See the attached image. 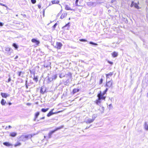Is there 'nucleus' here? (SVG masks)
<instances>
[{
	"label": "nucleus",
	"instance_id": "obj_47",
	"mask_svg": "<svg viewBox=\"0 0 148 148\" xmlns=\"http://www.w3.org/2000/svg\"><path fill=\"white\" fill-rule=\"evenodd\" d=\"M45 117H42L40 118L39 119L37 120V121H39L40 120L44 119H45Z\"/></svg>",
	"mask_w": 148,
	"mask_h": 148
},
{
	"label": "nucleus",
	"instance_id": "obj_31",
	"mask_svg": "<svg viewBox=\"0 0 148 148\" xmlns=\"http://www.w3.org/2000/svg\"><path fill=\"white\" fill-rule=\"evenodd\" d=\"M70 83V80L69 79H68L67 80L65 81L64 83H65V85H69V84Z\"/></svg>",
	"mask_w": 148,
	"mask_h": 148
},
{
	"label": "nucleus",
	"instance_id": "obj_22",
	"mask_svg": "<svg viewBox=\"0 0 148 148\" xmlns=\"http://www.w3.org/2000/svg\"><path fill=\"white\" fill-rule=\"evenodd\" d=\"M59 2H60L58 0H53L51 1V3H52V4H59Z\"/></svg>",
	"mask_w": 148,
	"mask_h": 148
},
{
	"label": "nucleus",
	"instance_id": "obj_44",
	"mask_svg": "<svg viewBox=\"0 0 148 148\" xmlns=\"http://www.w3.org/2000/svg\"><path fill=\"white\" fill-rule=\"evenodd\" d=\"M103 82V79L102 78H101L100 79V81H99V84H101Z\"/></svg>",
	"mask_w": 148,
	"mask_h": 148
},
{
	"label": "nucleus",
	"instance_id": "obj_64",
	"mask_svg": "<svg viewBox=\"0 0 148 148\" xmlns=\"http://www.w3.org/2000/svg\"><path fill=\"white\" fill-rule=\"evenodd\" d=\"M44 138H45L46 137H47V136H44Z\"/></svg>",
	"mask_w": 148,
	"mask_h": 148
},
{
	"label": "nucleus",
	"instance_id": "obj_33",
	"mask_svg": "<svg viewBox=\"0 0 148 148\" xmlns=\"http://www.w3.org/2000/svg\"><path fill=\"white\" fill-rule=\"evenodd\" d=\"M89 44H90V45H95V46H96V45H98V44H97L96 43H95V42H94L92 41H90L89 42Z\"/></svg>",
	"mask_w": 148,
	"mask_h": 148
},
{
	"label": "nucleus",
	"instance_id": "obj_41",
	"mask_svg": "<svg viewBox=\"0 0 148 148\" xmlns=\"http://www.w3.org/2000/svg\"><path fill=\"white\" fill-rule=\"evenodd\" d=\"M57 25V23H55L54 25L53 26V29H54L56 27V26Z\"/></svg>",
	"mask_w": 148,
	"mask_h": 148
},
{
	"label": "nucleus",
	"instance_id": "obj_56",
	"mask_svg": "<svg viewBox=\"0 0 148 148\" xmlns=\"http://www.w3.org/2000/svg\"><path fill=\"white\" fill-rule=\"evenodd\" d=\"M108 63H109V64H113V62H111V61H108Z\"/></svg>",
	"mask_w": 148,
	"mask_h": 148
},
{
	"label": "nucleus",
	"instance_id": "obj_48",
	"mask_svg": "<svg viewBox=\"0 0 148 148\" xmlns=\"http://www.w3.org/2000/svg\"><path fill=\"white\" fill-rule=\"evenodd\" d=\"M112 105L111 104H110L109 105L108 108L109 109H110L111 108H112Z\"/></svg>",
	"mask_w": 148,
	"mask_h": 148
},
{
	"label": "nucleus",
	"instance_id": "obj_7",
	"mask_svg": "<svg viewBox=\"0 0 148 148\" xmlns=\"http://www.w3.org/2000/svg\"><path fill=\"white\" fill-rule=\"evenodd\" d=\"M40 92L41 94H44L45 92H46V87L44 86H42L40 90Z\"/></svg>",
	"mask_w": 148,
	"mask_h": 148
},
{
	"label": "nucleus",
	"instance_id": "obj_54",
	"mask_svg": "<svg viewBox=\"0 0 148 148\" xmlns=\"http://www.w3.org/2000/svg\"><path fill=\"white\" fill-rule=\"evenodd\" d=\"M38 7L40 9L41 8V5L40 4H39L38 5Z\"/></svg>",
	"mask_w": 148,
	"mask_h": 148
},
{
	"label": "nucleus",
	"instance_id": "obj_6",
	"mask_svg": "<svg viewBox=\"0 0 148 148\" xmlns=\"http://www.w3.org/2000/svg\"><path fill=\"white\" fill-rule=\"evenodd\" d=\"M82 0H76L75 5L76 6H81L82 5Z\"/></svg>",
	"mask_w": 148,
	"mask_h": 148
},
{
	"label": "nucleus",
	"instance_id": "obj_42",
	"mask_svg": "<svg viewBox=\"0 0 148 148\" xmlns=\"http://www.w3.org/2000/svg\"><path fill=\"white\" fill-rule=\"evenodd\" d=\"M134 3H134V1H132V2H131V4L130 5V7H133L134 6Z\"/></svg>",
	"mask_w": 148,
	"mask_h": 148
},
{
	"label": "nucleus",
	"instance_id": "obj_34",
	"mask_svg": "<svg viewBox=\"0 0 148 148\" xmlns=\"http://www.w3.org/2000/svg\"><path fill=\"white\" fill-rule=\"evenodd\" d=\"M27 80H26L25 81V87L27 89L28 88V86H29L30 85L29 84H27Z\"/></svg>",
	"mask_w": 148,
	"mask_h": 148
},
{
	"label": "nucleus",
	"instance_id": "obj_3",
	"mask_svg": "<svg viewBox=\"0 0 148 148\" xmlns=\"http://www.w3.org/2000/svg\"><path fill=\"white\" fill-rule=\"evenodd\" d=\"M57 77V74H53L52 75H50L47 77L48 80L49 82H51L54 80H55Z\"/></svg>",
	"mask_w": 148,
	"mask_h": 148
},
{
	"label": "nucleus",
	"instance_id": "obj_57",
	"mask_svg": "<svg viewBox=\"0 0 148 148\" xmlns=\"http://www.w3.org/2000/svg\"><path fill=\"white\" fill-rule=\"evenodd\" d=\"M91 125H90L89 127H86V129H87L89 128L90 127V126Z\"/></svg>",
	"mask_w": 148,
	"mask_h": 148
},
{
	"label": "nucleus",
	"instance_id": "obj_51",
	"mask_svg": "<svg viewBox=\"0 0 148 148\" xmlns=\"http://www.w3.org/2000/svg\"><path fill=\"white\" fill-rule=\"evenodd\" d=\"M3 25L4 23H3L0 22V26H2Z\"/></svg>",
	"mask_w": 148,
	"mask_h": 148
},
{
	"label": "nucleus",
	"instance_id": "obj_39",
	"mask_svg": "<svg viewBox=\"0 0 148 148\" xmlns=\"http://www.w3.org/2000/svg\"><path fill=\"white\" fill-rule=\"evenodd\" d=\"M65 9L67 10H71V9L67 5L66 6Z\"/></svg>",
	"mask_w": 148,
	"mask_h": 148
},
{
	"label": "nucleus",
	"instance_id": "obj_19",
	"mask_svg": "<svg viewBox=\"0 0 148 148\" xmlns=\"http://www.w3.org/2000/svg\"><path fill=\"white\" fill-rule=\"evenodd\" d=\"M112 56L114 58L118 56V53L117 52L114 51L112 53Z\"/></svg>",
	"mask_w": 148,
	"mask_h": 148
},
{
	"label": "nucleus",
	"instance_id": "obj_14",
	"mask_svg": "<svg viewBox=\"0 0 148 148\" xmlns=\"http://www.w3.org/2000/svg\"><path fill=\"white\" fill-rule=\"evenodd\" d=\"M70 23L69 22L67 24H66L65 25H64V26H63L62 27V28L63 29H66L68 30L69 27V26H70Z\"/></svg>",
	"mask_w": 148,
	"mask_h": 148
},
{
	"label": "nucleus",
	"instance_id": "obj_49",
	"mask_svg": "<svg viewBox=\"0 0 148 148\" xmlns=\"http://www.w3.org/2000/svg\"><path fill=\"white\" fill-rule=\"evenodd\" d=\"M62 10H61L60 11V12L58 14V16H60L61 14L62 13Z\"/></svg>",
	"mask_w": 148,
	"mask_h": 148
},
{
	"label": "nucleus",
	"instance_id": "obj_61",
	"mask_svg": "<svg viewBox=\"0 0 148 148\" xmlns=\"http://www.w3.org/2000/svg\"><path fill=\"white\" fill-rule=\"evenodd\" d=\"M1 5H2V6H5V4H4L3 3H1Z\"/></svg>",
	"mask_w": 148,
	"mask_h": 148
},
{
	"label": "nucleus",
	"instance_id": "obj_63",
	"mask_svg": "<svg viewBox=\"0 0 148 148\" xmlns=\"http://www.w3.org/2000/svg\"><path fill=\"white\" fill-rule=\"evenodd\" d=\"M136 88H135L134 89V92H135L136 91Z\"/></svg>",
	"mask_w": 148,
	"mask_h": 148
},
{
	"label": "nucleus",
	"instance_id": "obj_26",
	"mask_svg": "<svg viewBox=\"0 0 148 148\" xmlns=\"http://www.w3.org/2000/svg\"><path fill=\"white\" fill-rule=\"evenodd\" d=\"M67 15L66 13H63L60 16V18L61 19H63Z\"/></svg>",
	"mask_w": 148,
	"mask_h": 148
},
{
	"label": "nucleus",
	"instance_id": "obj_23",
	"mask_svg": "<svg viewBox=\"0 0 148 148\" xmlns=\"http://www.w3.org/2000/svg\"><path fill=\"white\" fill-rule=\"evenodd\" d=\"M49 109V108H42L41 109V111L43 112H45L47 111Z\"/></svg>",
	"mask_w": 148,
	"mask_h": 148
},
{
	"label": "nucleus",
	"instance_id": "obj_37",
	"mask_svg": "<svg viewBox=\"0 0 148 148\" xmlns=\"http://www.w3.org/2000/svg\"><path fill=\"white\" fill-rule=\"evenodd\" d=\"M100 109V111L102 113H103L104 110V107L103 106H102L101 107V109Z\"/></svg>",
	"mask_w": 148,
	"mask_h": 148
},
{
	"label": "nucleus",
	"instance_id": "obj_46",
	"mask_svg": "<svg viewBox=\"0 0 148 148\" xmlns=\"http://www.w3.org/2000/svg\"><path fill=\"white\" fill-rule=\"evenodd\" d=\"M11 78L9 76V78L8 79V80L6 81V82H9L11 81Z\"/></svg>",
	"mask_w": 148,
	"mask_h": 148
},
{
	"label": "nucleus",
	"instance_id": "obj_2",
	"mask_svg": "<svg viewBox=\"0 0 148 148\" xmlns=\"http://www.w3.org/2000/svg\"><path fill=\"white\" fill-rule=\"evenodd\" d=\"M32 137L31 135L27 134L25 135H22L20 137V140L25 141L29 138H31Z\"/></svg>",
	"mask_w": 148,
	"mask_h": 148
},
{
	"label": "nucleus",
	"instance_id": "obj_50",
	"mask_svg": "<svg viewBox=\"0 0 148 148\" xmlns=\"http://www.w3.org/2000/svg\"><path fill=\"white\" fill-rule=\"evenodd\" d=\"M44 67L46 68H47L49 66L46 64H45L44 65Z\"/></svg>",
	"mask_w": 148,
	"mask_h": 148
},
{
	"label": "nucleus",
	"instance_id": "obj_9",
	"mask_svg": "<svg viewBox=\"0 0 148 148\" xmlns=\"http://www.w3.org/2000/svg\"><path fill=\"white\" fill-rule=\"evenodd\" d=\"M31 41L35 43L37 45H38L40 43V41L38 40L36 38H33L31 40Z\"/></svg>",
	"mask_w": 148,
	"mask_h": 148
},
{
	"label": "nucleus",
	"instance_id": "obj_28",
	"mask_svg": "<svg viewBox=\"0 0 148 148\" xmlns=\"http://www.w3.org/2000/svg\"><path fill=\"white\" fill-rule=\"evenodd\" d=\"M144 128L146 130H148V125L146 122L145 123Z\"/></svg>",
	"mask_w": 148,
	"mask_h": 148
},
{
	"label": "nucleus",
	"instance_id": "obj_27",
	"mask_svg": "<svg viewBox=\"0 0 148 148\" xmlns=\"http://www.w3.org/2000/svg\"><path fill=\"white\" fill-rule=\"evenodd\" d=\"M38 77L37 76H35V75H34V77L33 78V80L35 81L36 82L38 81Z\"/></svg>",
	"mask_w": 148,
	"mask_h": 148
},
{
	"label": "nucleus",
	"instance_id": "obj_43",
	"mask_svg": "<svg viewBox=\"0 0 148 148\" xmlns=\"http://www.w3.org/2000/svg\"><path fill=\"white\" fill-rule=\"evenodd\" d=\"M31 2L32 4H35L36 2V0H31Z\"/></svg>",
	"mask_w": 148,
	"mask_h": 148
},
{
	"label": "nucleus",
	"instance_id": "obj_58",
	"mask_svg": "<svg viewBox=\"0 0 148 148\" xmlns=\"http://www.w3.org/2000/svg\"><path fill=\"white\" fill-rule=\"evenodd\" d=\"M18 58V56H16V57L14 58V59H16Z\"/></svg>",
	"mask_w": 148,
	"mask_h": 148
},
{
	"label": "nucleus",
	"instance_id": "obj_36",
	"mask_svg": "<svg viewBox=\"0 0 148 148\" xmlns=\"http://www.w3.org/2000/svg\"><path fill=\"white\" fill-rule=\"evenodd\" d=\"M108 90V88H106V89L104 91H103V92L102 93H103V94L104 95H106V93L107 91Z\"/></svg>",
	"mask_w": 148,
	"mask_h": 148
},
{
	"label": "nucleus",
	"instance_id": "obj_29",
	"mask_svg": "<svg viewBox=\"0 0 148 148\" xmlns=\"http://www.w3.org/2000/svg\"><path fill=\"white\" fill-rule=\"evenodd\" d=\"M65 76V75L62 73H60L59 74V77L60 78H62V77H64Z\"/></svg>",
	"mask_w": 148,
	"mask_h": 148
},
{
	"label": "nucleus",
	"instance_id": "obj_32",
	"mask_svg": "<svg viewBox=\"0 0 148 148\" xmlns=\"http://www.w3.org/2000/svg\"><path fill=\"white\" fill-rule=\"evenodd\" d=\"M21 144L20 142H18L14 145V146L15 147H16L20 146Z\"/></svg>",
	"mask_w": 148,
	"mask_h": 148
},
{
	"label": "nucleus",
	"instance_id": "obj_55",
	"mask_svg": "<svg viewBox=\"0 0 148 148\" xmlns=\"http://www.w3.org/2000/svg\"><path fill=\"white\" fill-rule=\"evenodd\" d=\"M45 9H43V16H44V14H45Z\"/></svg>",
	"mask_w": 148,
	"mask_h": 148
},
{
	"label": "nucleus",
	"instance_id": "obj_21",
	"mask_svg": "<svg viewBox=\"0 0 148 148\" xmlns=\"http://www.w3.org/2000/svg\"><path fill=\"white\" fill-rule=\"evenodd\" d=\"M6 103V101L5 100L2 99L1 101V105L3 106L5 105V103Z\"/></svg>",
	"mask_w": 148,
	"mask_h": 148
},
{
	"label": "nucleus",
	"instance_id": "obj_18",
	"mask_svg": "<svg viewBox=\"0 0 148 148\" xmlns=\"http://www.w3.org/2000/svg\"><path fill=\"white\" fill-rule=\"evenodd\" d=\"M95 102L97 105H100V104L101 102V100L98 98V99L95 101Z\"/></svg>",
	"mask_w": 148,
	"mask_h": 148
},
{
	"label": "nucleus",
	"instance_id": "obj_45",
	"mask_svg": "<svg viewBox=\"0 0 148 148\" xmlns=\"http://www.w3.org/2000/svg\"><path fill=\"white\" fill-rule=\"evenodd\" d=\"M22 73V72L21 71L18 72L17 73L18 76H21V74Z\"/></svg>",
	"mask_w": 148,
	"mask_h": 148
},
{
	"label": "nucleus",
	"instance_id": "obj_38",
	"mask_svg": "<svg viewBox=\"0 0 148 148\" xmlns=\"http://www.w3.org/2000/svg\"><path fill=\"white\" fill-rule=\"evenodd\" d=\"M80 41L82 42H86L87 41V40L84 39H79Z\"/></svg>",
	"mask_w": 148,
	"mask_h": 148
},
{
	"label": "nucleus",
	"instance_id": "obj_24",
	"mask_svg": "<svg viewBox=\"0 0 148 148\" xmlns=\"http://www.w3.org/2000/svg\"><path fill=\"white\" fill-rule=\"evenodd\" d=\"M12 46L14 47L16 49H18V45L17 44L15 43H13L12 44Z\"/></svg>",
	"mask_w": 148,
	"mask_h": 148
},
{
	"label": "nucleus",
	"instance_id": "obj_4",
	"mask_svg": "<svg viewBox=\"0 0 148 148\" xmlns=\"http://www.w3.org/2000/svg\"><path fill=\"white\" fill-rule=\"evenodd\" d=\"M97 97H98V98L101 100H105L106 95H104L103 94V93H102L101 91H100V92L97 94Z\"/></svg>",
	"mask_w": 148,
	"mask_h": 148
},
{
	"label": "nucleus",
	"instance_id": "obj_60",
	"mask_svg": "<svg viewBox=\"0 0 148 148\" xmlns=\"http://www.w3.org/2000/svg\"><path fill=\"white\" fill-rule=\"evenodd\" d=\"M12 104V103L10 102L8 103V104L9 105H11Z\"/></svg>",
	"mask_w": 148,
	"mask_h": 148
},
{
	"label": "nucleus",
	"instance_id": "obj_53",
	"mask_svg": "<svg viewBox=\"0 0 148 148\" xmlns=\"http://www.w3.org/2000/svg\"><path fill=\"white\" fill-rule=\"evenodd\" d=\"M94 3H93V2H90L89 3V4H90V5H93V4Z\"/></svg>",
	"mask_w": 148,
	"mask_h": 148
},
{
	"label": "nucleus",
	"instance_id": "obj_5",
	"mask_svg": "<svg viewBox=\"0 0 148 148\" xmlns=\"http://www.w3.org/2000/svg\"><path fill=\"white\" fill-rule=\"evenodd\" d=\"M5 53L8 55H10L12 52V49L11 48L7 47H5Z\"/></svg>",
	"mask_w": 148,
	"mask_h": 148
},
{
	"label": "nucleus",
	"instance_id": "obj_59",
	"mask_svg": "<svg viewBox=\"0 0 148 148\" xmlns=\"http://www.w3.org/2000/svg\"><path fill=\"white\" fill-rule=\"evenodd\" d=\"M27 106H29L31 105V104L30 103H27Z\"/></svg>",
	"mask_w": 148,
	"mask_h": 148
},
{
	"label": "nucleus",
	"instance_id": "obj_8",
	"mask_svg": "<svg viewBox=\"0 0 148 148\" xmlns=\"http://www.w3.org/2000/svg\"><path fill=\"white\" fill-rule=\"evenodd\" d=\"M113 82V81L111 80L110 81H108V82H107L106 81V87H108L109 88H110L111 87L112 84Z\"/></svg>",
	"mask_w": 148,
	"mask_h": 148
},
{
	"label": "nucleus",
	"instance_id": "obj_13",
	"mask_svg": "<svg viewBox=\"0 0 148 148\" xmlns=\"http://www.w3.org/2000/svg\"><path fill=\"white\" fill-rule=\"evenodd\" d=\"M17 135V133L16 132H10L9 134V136L12 137H15Z\"/></svg>",
	"mask_w": 148,
	"mask_h": 148
},
{
	"label": "nucleus",
	"instance_id": "obj_62",
	"mask_svg": "<svg viewBox=\"0 0 148 148\" xmlns=\"http://www.w3.org/2000/svg\"><path fill=\"white\" fill-rule=\"evenodd\" d=\"M8 128H12V127L10 125H9L8 126Z\"/></svg>",
	"mask_w": 148,
	"mask_h": 148
},
{
	"label": "nucleus",
	"instance_id": "obj_17",
	"mask_svg": "<svg viewBox=\"0 0 148 148\" xmlns=\"http://www.w3.org/2000/svg\"><path fill=\"white\" fill-rule=\"evenodd\" d=\"M113 72H110V73H108V74H106V78H107V80L108 79V78H109V76H111L112 75H113Z\"/></svg>",
	"mask_w": 148,
	"mask_h": 148
},
{
	"label": "nucleus",
	"instance_id": "obj_35",
	"mask_svg": "<svg viewBox=\"0 0 148 148\" xmlns=\"http://www.w3.org/2000/svg\"><path fill=\"white\" fill-rule=\"evenodd\" d=\"M134 7L135 8L137 9H139V7L138 5V4H137V3H135L134 4Z\"/></svg>",
	"mask_w": 148,
	"mask_h": 148
},
{
	"label": "nucleus",
	"instance_id": "obj_1",
	"mask_svg": "<svg viewBox=\"0 0 148 148\" xmlns=\"http://www.w3.org/2000/svg\"><path fill=\"white\" fill-rule=\"evenodd\" d=\"M63 126H61L56 128L55 129L51 130L49 131L48 134V136L47 137L48 138H50L52 137V135L55 133L56 132L60 130L63 127Z\"/></svg>",
	"mask_w": 148,
	"mask_h": 148
},
{
	"label": "nucleus",
	"instance_id": "obj_25",
	"mask_svg": "<svg viewBox=\"0 0 148 148\" xmlns=\"http://www.w3.org/2000/svg\"><path fill=\"white\" fill-rule=\"evenodd\" d=\"M3 144L6 146L9 147L11 145V144L8 142H5L3 143Z\"/></svg>",
	"mask_w": 148,
	"mask_h": 148
},
{
	"label": "nucleus",
	"instance_id": "obj_40",
	"mask_svg": "<svg viewBox=\"0 0 148 148\" xmlns=\"http://www.w3.org/2000/svg\"><path fill=\"white\" fill-rule=\"evenodd\" d=\"M66 75H68L70 77H71L72 75L71 73L70 72H68L67 74H66Z\"/></svg>",
	"mask_w": 148,
	"mask_h": 148
},
{
	"label": "nucleus",
	"instance_id": "obj_30",
	"mask_svg": "<svg viewBox=\"0 0 148 148\" xmlns=\"http://www.w3.org/2000/svg\"><path fill=\"white\" fill-rule=\"evenodd\" d=\"M97 114H95L92 115V119L94 121L95 119L97 117Z\"/></svg>",
	"mask_w": 148,
	"mask_h": 148
},
{
	"label": "nucleus",
	"instance_id": "obj_12",
	"mask_svg": "<svg viewBox=\"0 0 148 148\" xmlns=\"http://www.w3.org/2000/svg\"><path fill=\"white\" fill-rule=\"evenodd\" d=\"M80 90V89L79 88H75L73 89L72 92V94L73 95L75 94L76 93L79 92Z\"/></svg>",
	"mask_w": 148,
	"mask_h": 148
},
{
	"label": "nucleus",
	"instance_id": "obj_16",
	"mask_svg": "<svg viewBox=\"0 0 148 148\" xmlns=\"http://www.w3.org/2000/svg\"><path fill=\"white\" fill-rule=\"evenodd\" d=\"M40 114V112H36L35 115V118L34 120V121H35L36 120V119L38 118V116Z\"/></svg>",
	"mask_w": 148,
	"mask_h": 148
},
{
	"label": "nucleus",
	"instance_id": "obj_52",
	"mask_svg": "<svg viewBox=\"0 0 148 148\" xmlns=\"http://www.w3.org/2000/svg\"><path fill=\"white\" fill-rule=\"evenodd\" d=\"M60 112V111H59L56 112H53V114H58V113H59Z\"/></svg>",
	"mask_w": 148,
	"mask_h": 148
},
{
	"label": "nucleus",
	"instance_id": "obj_10",
	"mask_svg": "<svg viewBox=\"0 0 148 148\" xmlns=\"http://www.w3.org/2000/svg\"><path fill=\"white\" fill-rule=\"evenodd\" d=\"M1 95L2 97L4 98H6L7 97L10 96V95L9 94L3 92H1Z\"/></svg>",
	"mask_w": 148,
	"mask_h": 148
},
{
	"label": "nucleus",
	"instance_id": "obj_15",
	"mask_svg": "<svg viewBox=\"0 0 148 148\" xmlns=\"http://www.w3.org/2000/svg\"><path fill=\"white\" fill-rule=\"evenodd\" d=\"M54 110V109H53L47 114V116L49 117L53 115V111Z\"/></svg>",
	"mask_w": 148,
	"mask_h": 148
},
{
	"label": "nucleus",
	"instance_id": "obj_20",
	"mask_svg": "<svg viewBox=\"0 0 148 148\" xmlns=\"http://www.w3.org/2000/svg\"><path fill=\"white\" fill-rule=\"evenodd\" d=\"M94 121L92 119H88L86 121V123L87 124L91 123Z\"/></svg>",
	"mask_w": 148,
	"mask_h": 148
},
{
	"label": "nucleus",
	"instance_id": "obj_11",
	"mask_svg": "<svg viewBox=\"0 0 148 148\" xmlns=\"http://www.w3.org/2000/svg\"><path fill=\"white\" fill-rule=\"evenodd\" d=\"M62 46V45L61 42H57L56 47L58 49H60L61 48Z\"/></svg>",
	"mask_w": 148,
	"mask_h": 148
}]
</instances>
